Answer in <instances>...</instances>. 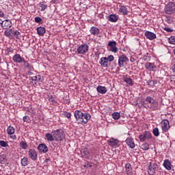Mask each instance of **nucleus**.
Wrapping results in <instances>:
<instances>
[{"label":"nucleus","instance_id":"48","mask_svg":"<svg viewBox=\"0 0 175 175\" xmlns=\"http://www.w3.org/2000/svg\"><path fill=\"white\" fill-rule=\"evenodd\" d=\"M24 122H29V116H25L23 118Z\"/></svg>","mask_w":175,"mask_h":175},{"label":"nucleus","instance_id":"33","mask_svg":"<svg viewBox=\"0 0 175 175\" xmlns=\"http://www.w3.org/2000/svg\"><path fill=\"white\" fill-rule=\"evenodd\" d=\"M154 100L155 99L150 96H146V98H145V101L147 102V103H148L149 105H151L153 102H154Z\"/></svg>","mask_w":175,"mask_h":175},{"label":"nucleus","instance_id":"35","mask_svg":"<svg viewBox=\"0 0 175 175\" xmlns=\"http://www.w3.org/2000/svg\"><path fill=\"white\" fill-rule=\"evenodd\" d=\"M13 29H8L4 31V35L5 36H8L9 38H12V32Z\"/></svg>","mask_w":175,"mask_h":175},{"label":"nucleus","instance_id":"61","mask_svg":"<svg viewBox=\"0 0 175 175\" xmlns=\"http://www.w3.org/2000/svg\"><path fill=\"white\" fill-rule=\"evenodd\" d=\"M87 166H88V164L83 165V167H87Z\"/></svg>","mask_w":175,"mask_h":175},{"label":"nucleus","instance_id":"31","mask_svg":"<svg viewBox=\"0 0 175 175\" xmlns=\"http://www.w3.org/2000/svg\"><path fill=\"white\" fill-rule=\"evenodd\" d=\"M15 132L14 127L10 126L7 129V133L8 135H14Z\"/></svg>","mask_w":175,"mask_h":175},{"label":"nucleus","instance_id":"50","mask_svg":"<svg viewBox=\"0 0 175 175\" xmlns=\"http://www.w3.org/2000/svg\"><path fill=\"white\" fill-rule=\"evenodd\" d=\"M125 169H132V165H131V163H126Z\"/></svg>","mask_w":175,"mask_h":175},{"label":"nucleus","instance_id":"34","mask_svg":"<svg viewBox=\"0 0 175 175\" xmlns=\"http://www.w3.org/2000/svg\"><path fill=\"white\" fill-rule=\"evenodd\" d=\"M124 81L125 83H126L127 84H129V85H133V81H132V79H131V77H126L124 78Z\"/></svg>","mask_w":175,"mask_h":175},{"label":"nucleus","instance_id":"62","mask_svg":"<svg viewBox=\"0 0 175 175\" xmlns=\"http://www.w3.org/2000/svg\"><path fill=\"white\" fill-rule=\"evenodd\" d=\"M51 102H54V99H51Z\"/></svg>","mask_w":175,"mask_h":175},{"label":"nucleus","instance_id":"25","mask_svg":"<svg viewBox=\"0 0 175 175\" xmlns=\"http://www.w3.org/2000/svg\"><path fill=\"white\" fill-rule=\"evenodd\" d=\"M108 20L111 23H117V21H118V16H117L116 14H110L108 17Z\"/></svg>","mask_w":175,"mask_h":175},{"label":"nucleus","instance_id":"39","mask_svg":"<svg viewBox=\"0 0 175 175\" xmlns=\"http://www.w3.org/2000/svg\"><path fill=\"white\" fill-rule=\"evenodd\" d=\"M20 146L23 150H27V148H28V144H27V142H21L20 143Z\"/></svg>","mask_w":175,"mask_h":175},{"label":"nucleus","instance_id":"24","mask_svg":"<svg viewBox=\"0 0 175 175\" xmlns=\"http://www.w3.org/2000/svg\"><path fill=\"white\" fill-rule=\"evenodd\" d=\"M90 32L94 36H96V35H99V28L93 26L90 28Z\"/></svg>","mask_w":175,"mask_h":175},{"label":"nucleus","instance_id":"16","mask_svg":"<svg viewBox=\"0 0 175 175\" xmlns=\"http://www.w3.org/2000/svg\"><path fill=\"white\" fill-rule=\"evenodd\" d=\"M145 36L147 38V39H149V40H154V39L157 38L156 33L148 31L145 32Z\"/></svg>","mask_w":175,"mask_h":175},{"label":"nucleus","instance_id":"51","mask_svg":"<svg viewBox=\"0 0 175 175\" xmlns=\"http://www.w3.org/2000/svg\"><path fill=\"white\" fill-rule=\"evenodd\" d=\"M164 30L166 31L167 32H173V30L170 27H165Z\"/></svg>","mask_w":175,"mask_h":175},{"label":"nucleus","instance_id":"36","mask_svg":"<svg viewBox=\"0 0 175 175\" xmlns=\"http://www.w3.org/2000/svg\"><path fill=\"white\" fill-rule=\"evenodd\" d=\"M120 117H121V114L119 112H113L112 113L113 120H120Z\"/></svg>","mask_w":175,"mask_h":175},{"label":"nucleus","instance_id":"44","mask_svg":"<svg viewBox=\"0 0 175 175\" xmlns=\"http://www.w3.org/2000/svg\"><path fill=\"white\" fill-rule=\"evenodd\" d=\"M108 46H109L110 49L111 47H115L117 46V42L116 41H111L108 43Z\"/></svg>","mask_w":175,"mask_h":175},{"label":"nucleus","instance_id":"32","mask_svg":"<svg viewBox=\"0 0 175 175\" xmlns=\"http://www.w3.org/2000/svg\"><path fill=\"white\" fill-rule=\"evenodd\" d=\"M142 150H144V151H147L148 150H150V144L148 143L145 142L141 146Z\"/></svg>","mask_w":175,"mask_h":175},{"label":"nucleus","instance_id":"54","mask_svg":"<svg viewBox=\"0 0 175 175\" xmlns=\"http://www.w3.org/2000/svg\"><path fill=\"white\" fill-rule=\"evenodd\" d=\"M44 162H45L46 163L50 162V159H46L44 160Z\"/></svg>","mask_w":175,"mask_h":175},{"label":"nucleus","instance_id":"14","mask_svg":"<svg viewBox=\"0 0 175 175\" xmlns=\"http://www.w3.org/2000/svg\"><path fill=\"white\" fill-rule=\"evenodd\" d=\"M38 150L40 152H43L44 154L49 152V148L44 144H39L38 146Z\"/></svg>","mask_w":175,"mask_h":175},{"label":"nucleus","instance_id":"38","mask_svg":"<svg viewBox=\"0 0 175 175\" xmlns=\"http://www.w3.org/2000/svg\"><path fill=\"white\" fill-rule=\"evenodd\" d=\"M21 165L22 166H27L28 165V157H23L21 159Z\"/></svg>","mask_w":175,"mask_h":175},{"label":"nucleus","instance_id":"7","mask_svg":"<svg viewBox=\"0 0 175 175\" xmlns=\"http://www.w3.org/2000/svg\"><path fill=\"white\" fill-rule=\"evenodd\" d=\"M158 169V165L157 163H150L148 166V174L150 175H154L155 174V172H157V170Z\"/></svg>","mask_w":175,"mask_h":175},{"label":"nucleus","instance_id":"64","mask_svg":"<svg viewBox=\"0 0 175 175\" xmlns=\"http://www.w3.org/2000/svg\"><path fill=\"white\" fill-rule=\"evenodd\" d=\"M55 1H59V0H55Z\"/></svg>","mask_w":175,"mask_h":175},{"label":"nucleus","instance_id":"40","mask_svg":"<svg viewBox=\"0 0 175 175\" xmlns=\"http://www.w3.org/2000/svg\"><path fill=\"white\" fill-rule=\"evenodd\" d=\"M152 133L154 136L158 137V136H159V129H158V128H154L152 131Z\"/></svg>","mask_w":175,"mask_h":175},{"label":"nucleus","instance_id":"41","mask_svg":"<svg viewBox=\"0 0 175 175\" xmlns=\"http://www.w3.org/2000/svg\"><path fill=\"white\" fill-rule=\"evenodd\" d=\"M168 42L171 44H175V36H171L168 38Z\"/></svg>","mask_w":175,"mask_h":175},{"label":"nucleus","instance_id":"11","mask_svg":"<svg viewBox=\"0 0 175 175\" xmlns=\"http://www.w3.org/2000/svg\"><path fill=\"white\" fill-rule=\"evenodd\" d=\"M24 57H21V55L20 54H15L12 57V60L15 64H22V62L24 61Z\"/></svg>","mask_w":175,"mask_h":175},{"label":"nucleus","instance_id":"19","mask_svg":"<svg viewBox=\"0 0 175 175\" xmlns=\"http://www.w3.org/2000/svg\"><path fill=\"white\" fill-rule=\"evenodd\" d=\"M148 108L155 111V110H158L159 109V104H158V102H157V100H154L152 103V104L150 106H148Z\"/></svg>","mask_w":175,"mask_h":175},{"label":"nucleus","instance_id":"55","mask_svg":"<svg viewBox=\"0 0 175 175\" xmlns=\"http://www.w3.org/2000/svg\"><path fill=\"white\" fill-rule=\"evenodd\" d=\"M172 71L174 72V73H175V64H174L172 66Z\"/></svg>","mask_w":175,"mask_h":175},{"label":"nucleus","instance_id":"6","mask_svg":"<svg viewBox=\"0 0 175 175\" xmlns=\"http://www.w3.org/2000/svg\"><path fill=\"white\" fill-rule=\"evenodd\" d=\"M0 25L1 26V28H3V29H9V28H11L12 25V21L9 19L0 22Z\"/></svg>","mask_w":175,"mask_h":175},{"label":"nucleus","instance_id":"59","mask_svg":"<svg viewBox=\"0 0 175 175\" xmlns=\"http://www.w3.org/2000/svg\"><path fill=\"white\" fill-rule=\"evenodd\" d=\"M88 166L89 167H92V165H91V164H90V163H88Z\"/></svg>","mask_w":175,"mask_h":175},{"label":"nucleus","instance_id":"28","mask_svg":"<svg viewBox=\"0 0 175 175\" xmlns=\"http://www.w3.org/2000/svg\"><path fill=\"white\" fill-rule=\"evenodd\" d=\"M120 13H122L124 16H126L128 14V9L125 5H121L119 9Z\"/></svg>","mask_w":175,"mask_h":175},{"label":"nucleus","instance_id":"30","mask_svg":"<svg viewBox=\"0 0 175 175\" xmlns=\"http://www.w3.org/2000/svg\"><path fill=\"white\" fill-rule=\"evenodd\" d=\"M45 137H46V140L48 142H54V140H55L54 136H53V133H46Z\"/></svg>","mask_w":175,"mask_h":175},{"label":"nucleus","instance_id":"56","mask_svg":"<svg viewBox=\"0 0 175 175\" xmlns=\"http://www.w3.org/2000/svg\"><path fill=\"white\" fill-rule=\"evenodd\" d=\"M117 66V63L113 62V65L112 66V68H116Z\"/></svg>","mask_w":175,"mask_h":175},{"label":"nucleus","instance_id":"60","mask_svg":"<svg viewBox=\"0 0 175 175\" xmlns=\"http://www.w3.org/2000/svg\"><path fill=\"white\" fill-rule=\"evenodd\" d=\"M144 105H146V102L143 101L142 102V106H144Z\"/></svg>","mask_w":175,"mask_h":175},{"label":"nucleus","instance_id":"63","mask_svg":"<svg viewBox=\"0 0 175 175\" xmlns=\"http://www.w3.org/2000/svg\"><path fill=\"white\" fill-rule=\"evenodd\" d=\"M2 158V156L0 157V159Z\"/></svg>","mask_w":175,"mask_h":175},{"label":"nucleus","instance_id":"20","mask_svg":"<svg viewBox=\"0 0 175 175\" xmlns=\"http://www.w3.org/2000/svg\"><path fill=\"white\" fill-rule=\"evenodd\" d=\"M163 166L166 169V170H172V163L169 159H165L163 161Z\"/></svg>","mask_w":175,"mask_h":175},{"label":"nucleus","instance_id":"5","mask_svg":"<svg viewBox=\"0 0 175 175\" xmlns=\"http://www.w3.org/2000/svg\"><path fill=\"white\" fill-rule=\"evenodd\" d=\"M107 142L109 146L113 147V148H117V147H120V141L118 139H114L111 137Z\"/></svg>","mask_w":175,"mask_h":175},{"label":"nucleus","instance_id":"27","mask_svg":"<svg viewBox=\"0 0 175 175\" xmlns=\"http://www.w3.org/2000/svg\"><path fill=\"white\" fill-rule=\"evenodd\" d=\"M22 62L23 63V65L26 69L29 70H32V69H33V67H32L31 65L28 62V61L25 60V59H24Z\"/></svg>","mask_w":175,"mask_h":175},{"label":"nucleus","instance_id":"8","mask_svg":"<svg viewBox=\"0 0 175 175\" xmlns=\"http://www.w3.org/2000/svg\"><path fill=\"white\" fill-rule=\"evenodd\" d=\"M78 54H85L88 52V45L87 44H81L77 50Z\"/></svg>","mask_w":175,"mask_h":175},{"label":"nucleus","instance_id":"47","mask_svg":"<svg viewBox=\"0 0 175 175\" xmlns=\"http://www.w3.org/2000/svg\"><path fill=\"white\" fill-rule=\"evenodd\" d=\"M126 174L127 175H133V172H132V168L126 169Z\"/></svg>","mask_w":175,"mask_h":175},{"label":"nucleus","instance_id":"21","mask_svg":"<svg viewBox=\"0 0 175 175\" xmlns=\"http://www.w3.org/2000/svg\"><path fill=\"white\" fill-rule=\"evenodd\" d=\"M30 80H32V81H34V84H36L37 83H43V79H42L40 75H37V76L30 77Z\"/></svg>","mask_w":175,"mask_h":175},{"label":"nucleus","instance_id":"17","mask_svg":"<svg viewBox=\"0 0 175 175\" xmlns=\"http://www.w3.org/2000/svg\"><path fill=\"white\" fill-rule=\"evenodd\" d=\"M145 68L148 70H150V72H154L155 69H157V66H155V64L154 63L147 62L145 64Z\"/></svg>","mask_w":175,"mask_h":175},{"label":"nucleus","instance_id":"13","mask_svg":"<svg viewBox=\"0 0 175 175\" xmlns=\"http://www.w3.org/2000/svg\"><path fill=\"white\" fill-rule=\"evenodd\" d=\"M125 142L128 147L133 149L135 148V141H133V138H132V137H127Z\"/></svg>","mask_w":175,"mask_h":175},{"label":"nucleus","instance_id":"52","mask_svg":"<svg viewBox=\"0 0 175 175\" xmlns=\"http://www.w3.org/2000/svg\"><path fill=\"white\" fill-rule=\"evenodd\" d=\"M5 16V14L3 13V11L0 10V18H2Z\"/></svg>","mask_w":175,"mask_h":175},{"label":"nucleus","instance_id":"46","mask_svg":"<svg viewBox=\"0 0 175 175\" xmlns=\"http://www.w3.org/2000/svg\"><path fill=\"white\" fill-rule=\"evenodd\" d=\"M110 51H112V53H117V51H118V49L117 48V46H115L111 47Z\"/></svg>","mask_w":175,"mask_h":175},{"label":"nucleus","instance_id":"57","mask_svg":"<svg viewBox=\"0 0 175 175\" xmlns=\"http://www.w3.org/2000/svg\"><path fill=\"white\" fill-rule=\"evenodd\" d=\"M151 81H147V84H148V85H151Z\"/></svg>","mask_w":175,"mask_h":175},{"label":"nucleus","instance_id":"9","mask_svg":"<svg viewBox=\"0 0 175 175\" xmlns=\"http://www.w3.org/2000/svg\"><path fill=\"white\" fill-rule=\"evenodd\" d=\"M127 61H129V59L126 55H120L118 58V65L120 68H124V62H127Z\"/></svg>","mask_w":175,"mask_h":175},{"label":"nucleus","instance_id":"26","mask_svg":"<svg viewBox=\"0 0 175 175\" xmlns=\"http://www.w3.org/2000/svg\"><path fill=\"white\" fill-rule=\"evenodd\" d=\"M37 32L40 36H43L46 33V29L43 27H39L37 28Z\"/></svg>","mask_w":175,"mask_h":175},{"label":"nucleus","instance_id":"2","mask_svg":"<svg viewBox=\"0 0 175 175\" xmlns=\"http://www.w3.org/2000/svg\"><path fill=\"white\" fill-rule=\"evenodd\" d=\"M164 10L166 14H173L175 12V3L169 2L165 7Z\"/></svg>","mask_w":175,"mask_h":175},{"label":"nucleus","instance_id":"37","mask_svg":"<svg viewBox=\"0 0 175 175\" xmlns=\"http://www.w3.org/2000/svg\"><path fill=\"white\" fill-rule=\"evenodd\" d=\"M38 5L40 8H41V12H44V10L47 9V5L44 4L43 2L40 3Z\"/></svg>","mask_w":175,"mask_h":175},{"label":"nucleus","instance_id":"49","mask_svg":"<svg viewBox=\"0 0 175 175\" xmlns=\"http://www.w3.org/2000/svg\"><path fill=\"white\" fill-rule=\"evenodd\" d=\"M36 23H40L42 21V18L37 16L34 18Z\"/></svg>","mask_w":175,"mask_h":175},{"label":"nucleus","instance_id":"53","mask_svg":"<svg viewBox=\"0 0 175 175\" xmlns=\"http://www.w3.org/2000/svg\"><path fill=\"white\" fill-rule=\"evenodd\" d=\"M10 138L12 139V140H16L17 139V137L16 135H10Z\"/></svg>","mask_w":175,"mask_h":175},{"label":"nucleus","instance_id":"29","mask_svg":"<svg viewBox=\"0 0 175 175\" xmlns=\"http://www.w3.org/2000/svg\"><path fill=\"white\" fill-rule=\"evenodd\" d=\"M12 35L16 37V39H21V33L18 30H13L12 31Z\"/></svg>","mask_w":175,"mask_h":175},{"label":"nucleus","instance_id":"23","mask_svg":"<svg viewBox=\"0 0 175 175\" xmlns=\"http://www.w3.org/2000/svg\"><path fill=\"white\" fill-rule=\"evenodd\" d=\"M99 64L103 68H107V66H109V62L106 57H101Z\"/></svg>","mask_w":175,"mask_h":175},{"label":"nucleus","instance_id":"3","mask_svg":"<svg viewBox=\"0 0 175 175\" xmlns=\"http://www.w3.org/2000/svg\"><path fill=\"white\" fill-rule=\"evenodd\" d=\"M152 137V135L149 131H144L142 134L139 135V139L141 142H146Z\"/></svg>","mask_w":175,"mask_h":175},{"label":"nucleus","instance_id":"4","mask_svg":"<svg viewBox=\"0 0 175 175\" xmlns=\"http://www.w3.org/2000/svg\"><path fill=\"white\" fill-rule=\"evenodd\" d=\"M90 120H91V115L90 113H83L82 118H81V120H79V124L84 125L87 124Z\"/></svg>","mask_w":175,"mask_h":175},{"label":"nucleus","instance_id":"1","mask_svg":"<svg viewBox=\"0 0 175 175\" xmlns=\"http://www.w3.org/2000/svg\"><path fill=\"white\" fill-rule=\"evenodd\" d=\"M52 135L56 142H62L65 139V133L62 129H57L52 131Z\"/></svg>","mask_w":175,"mask_h":175},{"label":"nucleus","instance_id":"15","mask_svg":"<svg viewBox=\"0 0 175 175\" xmlns=\"http://www.w3.org/2000/svg\"><path fill=\"white\" fill-rule=\"evenodd\" d=\"M29 157L32 159V161H36L38 158V153L34 149H30L29 150Z\"/></svg>","mask_w":175,"mask_h":175},{"label":"nucleus","instance_id":"43","mask_svg":"<svg viewBox=\"0 0 175 175\" xmlns=\"http://www.w3.org/2000/svg\"><path fill=\"white\" fill-rule=\"evenodd\" d=\"M63 116H64V117H66V118H70V117H72V113H70V112H68V111H64Z\"/></svg>","mask_w":175,"mask_h":175},{"label":"nucleus","instance_id":"18","mask_svg":"<svg viewBox=\"0 0 175 175\" xmlns=\"http://www.w3.org/2000/svg\"><path fill=\"white\" fill-rule=\"evenodd\" d=\"M83 112L79 110H76L74 113V116L79 123L80 122L81 118L83 117Z\"/></svg>","mask_w":175,"mask_h":175},{"label":"nucleus","instance_id":"22","mask_svg":"<svg viewBox=\"0 0 175 175\" xmlns=\"http://www.w3.org/2000/svg\"><path fill=\"white\" fill-rule=\"evenodd\" d=\"M96 91L98 92V94H105L107 92V88H106L105 86L98 85L96 88Z\"/></svg>","mask_w":175,"mask_h":175},{"label":"nucleus","instance_id":"58","mask_svg":"<svg viewBox=\"0 0 175 175\" xmlns=\"http://www.w3.org/2000/svg\"><path fill=\"white\" fill-rule=\"evenodd\" d=\"M153 84L155 85V84H158V81L157 80H154L153 81Z\"/></svg>","mask_w":175,"mask_h":175},{"label":"nucleus","instance_id":"10","mask_svg":"<svg viewBox=\"0 0 175 175\" xmlns=\"http://www.w3.org/2000/svg\"><path fill=\"white\" fill-rule=\"evenodd\" d=\"M161 128L163 131L167 132V131H169V129H170V125L169 124V120L166 119L163 120L161 122Z\"/></svg>","mask_w":175,"mask_h":175},{"label":"nucleus","instance_id":"45","mask_svg":"<svg viewBox=\"0 0 175 175\" xmlns=\"http://www.w3.org/2000/svg\"><path fill=\"white\" fill-rule=\"evenodd\" d=\"M107 61H109V62H111V61H114V56L112 55H108L107 57H106Z\"/></svg>","mask_w":175,"mask_h":175},{"label":"nucleus","instance_id":"12","mask_svg":"<svg viewBox=\"0 0 175 175\" xmlns=\"http://www.w3.org/2000/svg\"><path fill=\"white\" fill-rule=\"evenodd\" d=\"M81 155L82 158H85V159H90V151L88 150V148H82L81 150Z\"/></svg>","mask_w":175,"mask_h":175},{"label":"nucleus","instance_id":"42","mask_svg":"<svg viewBox=\"0 0 175 175\" xmlns=\"http://www.w3.org/2000/svg\"><path fill=\"white\" fill-rule=\"evenodd\" d=\"M0 146L1 147H9V144H8V142L3 140L0 141Z\"/></svg>","mask_w":175,"mask_h":175}]
</instances>
